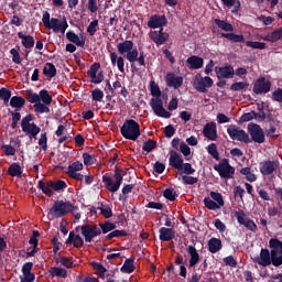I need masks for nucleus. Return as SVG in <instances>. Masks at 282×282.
I'll return each mask as SVG.
<instances>
[{
  "label": "nucleus",
  "instance_id": "nucleus-1",
  "mask_svg": "<svg viewBox=\"0 0 282 282\" xmlns=\"http://www.w3.org/2000/svg\"><path fill=\"white\" fill-rule=\"evenodd\" d=\"M269 249H260L259 256L253 258V263L263 268L282 265V241L278 238L269 239Z\"/></svg>",
  "mask_w": 282,
  "mask_h": 282
},
{
  "label": "nucleus",
  "instance_id": "nucleus-2",
  "mask_svg": "<svg viewBox=\"0 0 282 282\" xmlns=\"http://www.w3.org/2000/svg\"><path fill=\"white\" fill-rule=\"evenodd\" d=\"M150 91L152 97H156L150 100V107L153 110L154 115L160 118L170 119L172 117V113L164 108L163 99H160V97H162V90L154 80L150 82Z\"/></svg>",
  "mask_w": 282,
  "mask_h": 282
},
{
  "label": "nucleus",
  "instance_id": "nucleus-3",
  "mask_svg": "<svg viewBox=\"0 0 282 282\" xmlns=\"http://www.w3.org/2000/svg\"><path fill=\"white\" fill-rule=\"evenodd\" d=\"M78 207L74 206L70 202H65L63 199L55 200L53 207H50L48 216H52L55 219L65 217L72 212H77Z\"/></svg>",
  "mask_w": 282,
  "mask_h": 282
},
{
  "label": "nucleus",
  "instance_id": "nucleus-4",
  "mask_svg": "<svg viewBox=\"0 0 282 282\" xmlns=\"http://www.w3.org/2000/svg\"><path fill=\"white\" fill-rule=\"evenodd\" d=\"M123 169L122 167H116L113 172V178L111 176L104 175L101 176V182L105 183V188L109 193H116L120 189L121 184L123 182Z\"/></svg>",
  "mask_w": 282,
  "mask_h": 282
},
{
  "label": "nucleus",
  "instance_id": "nucleus-5",
  "mask_svg": "<svg viewBox=\"0 0 282 282\" xmlns=\"http://www.w3.org/2000/svg\"><path fill=\"white\" fill-rule=\"evenodd\" d=\"M43 24L46 29L53 30L54 33L61 32L62 34L66 33V30L69 28L66 18L63 21L58 20L57 18H52L48 11H45L43 14Z\"/></svg>",
  "mask_w": 282,
  "mask_h": 282
},
{
  "label": "nucleus",
  "instance_id": "nucleus-6",
  "mask_svg": "<svg viewBox=\"0 0 282 282\" xmlns=\"http://www.w3.org/2000/svg\"><path fill=\"white\" fill-rule=\"evenodd\" d=\"M120 131L126 140L132 142H137L141 135L140 124L133 119L126 120Z\"/></svg>",
  "mask_w": 282,
  "mask_h": 282
},
{
  "label": "nucleus",
  "instance_id": "nucleus-7",
  "mask_svg": "<svg viewBox=\"0 0 282 282\" xmlns=\"http://www.w3.org/2000/svg\"><path fill=\"white\" fill-rule=\"evenodd\" d=\"M215 25L221 29L224 32H230V33H221L220 36L224 39H227L231 43H245L243 35H238L234 33V25L231 23H227L225 20L215 19L214 20Z\"/></svg>",
  "mask_w": 282,
  "mask_h": 282
},
{
  "label": "nucleus",
  "instance_id": "nucleus-8",
  "mask_svg": "<svg viewBox=\"0 0 282 282\" xmlns=\"http://www.w3.org/2000/svg\"><path fill=\"white\" fill-rule=\"evenodd\" d=\"M37 188L44 193L45 196L52 197L53 192L51 188H53L55 192H61L64 188H67V183L62 180L54 181H39Z\"/></svg>",
  "mask_w": 282,
  "mask_h": 282
},
{
  "label": "nucleus",
  "instance_id": "nucleus-9",
  "mask_svg": "<svg viewBox=\"0 0 282 282\" xmlns=\"http://www.w3.org/2000/svg\"><path fill=\"white\" fill-rule=\"evenodd\" d=\"M33 120V115H26L21 120L22 132L29 135L30 140L35 139L41 133V128L36 123H31Z\"/></svg>",
  "mask_w": 282,
  "mask_h": 282
},
{
  "label": "nucleus",
  "instance_id": "nucleus-10",
  "mask_svg": "<svg viewBox=\"0 0 282 282\" xmlns=\"http://www.w3.org/2000/svg\"><path fill=\"white\" fill-rule=\"evenodd\" d=\"M214 170L218 172L223 180H232L236 172L235 167L229 164L228 159H223L219 164H215Z\"/></svg>",
  "mask_w": 282,
  "mask_h": 282
},
{
  "label": "nucleus",
  "instance_id": "nucleus-11",
  "mask_svg": "<svg viewBox=\"0 0 282 282\" xmlns=\"http://www.w3.org/2000/svg\"><path fill=\"white\" fill-rule=\"evenodd\" d=\"M248 133L250 135V141L258 144L265 142L264 131L258 123H248L247 126Z\"/></svg>",
  "mask_w": 282,
  "mask_h": 282
},
{
  "label": "nucleus",
  "instance_id": "nucleus-12",
  "mask_svg": "<svg viewBox=\"0 0 282 282\" xmlns=\"http://www.w3.org/2000/svg\"><path fill=\"white\" fill-rule=\"evenodd\" d=\"M80 230L86 242H91L96 237L101 236V229L96 224L83 225Z\"/></svg>",
  "mask_w": 282,
  "mask_h": 282
},
{
  "label": "nucleus",
  "instance_id": "nucleus-13",
  "mask_svg": "<svg viewBox=\"0 0 282 282\" xmlns=\"http://www.w3.org/2000/svg\"><path fill=\"white\" fill-rule=\"evenodd\" d=\"M227 133L231 140H237L238 142H245V143L252 142V140L246 133V131L239 130V128L236 124H230L227 129Z\"/></svg>",
  "mask_w": 282,
  "mask_h": 282
},
{
  "label": "nucleus",
  "instance_id": "nucleus-14",
  "mask_svg": "<svg viewBox=\"0 0 282 282\" xmlns=\"http://www.w3.org/2000/svg\"><path fill=\"white\" fill-rule=\"evenodd\" d=\"M213 86V79L210 77H203L200 74H196L194 80V89L198 93L207 94L208 89Z\"/></svg>",
  "mask_w": 282,
  "mask_h": 282
},
{
  "label": "nucleus",
  "instance_id": "nucleus-15",
  "mask_svg": "<svg viewBox=\"0 0 282 282\" xmlns=\"http://www.w3.org/2000/svg\"><path fill=\"white\" fill-rule=\"evenodd\" d=\"M100 68H101V64L98 62H95L91 64L90 68L88 69L87 75L90 77V82L93 84H101L105 80L104 73L102 72L98 73Z\"/></svg>",
  "mask_w": 282,
  "mask_h": 282
},
{
  "label": "nucleus",
  "instance_id": "nucleus-16",
  "mask_svg": "<svg viewBox=\"0 0 282 282\" xmlns=\"http://www.w3.org/2000/svg\"><path fill=\"white\" fill-rule=\"evenodd\" d=\"M271 86L272 84L269 79H265V77H259L253 85V93L256 95L269 94Z\"/></svg>",
  "mask_w": 282,
  "mask_h": 282
},
{
  "label": "nucleus",
  "instance_id": "nucleus-17",
  "mask_svg": "<svg viewBox=\"0 0 282 282\" xmlns=\"http://www.w3.org/2000/svg\"><path fill=\"white\" fill-rule=\"evenodd\" d=\"M215 74L218 79H232L235 77V69L232 65H226L224 67H215Z\"/></svg>",
  "mask_w": 282,
  "mask_h": 282
},
{
  "label": "nucleus",
  "instance_id": "nucleus-18",
  "mask_svg": "<svg viewBox=\"0 0 282 282\" xmlns=\"http://www.w3.org/2000/svg\"><path fill=\"white\" fill-rule=\"evenodd\" d=\"M151 41L156 43L158 46L163 45L169 40V34L161 28L160 31H151L149 34Z\"/></svg>",
  "mask_w": 282,
  "mask_h": 282
},
{
  "label": "nucleus",
  "instance_id": "nucleus-19",
  "mask_svg": "<svg viewBox=\"0 0 282 282\" xmlns=\"http://www.w3.org/2000/svg\"><path fill=\"white\" fill-rule=\"evenodd\" d=\"M278 164L274 161H262L259 163V172L263 176H269L276 171Z\"/></svg>",
  "mask_w": 282,
  "mask_h": 282
},
{
  "label": "nucleus",
  "instance_id": "nucleus-20",
  "mask_svg": "<svg viewBox=\"0 0 282 282\" xmlns=\"http://www.w3.org/2000/svg\"><path fill=\"white\" fill-rule=\"evenodd\" d=\"M167 24V19L165 15H151L149 22H148V26L151 29H158V28H163L166 26Z\"/></svg>",
  "mask_w": 282,
  "mask_h": 282
},
{
  "label": "nucleus",
  "instance_id": "nucleus-21",
  "mask_svg": "<svg viewBox=\"0 0 282 282\" xmlns=\"http://www.w3.org/2000/svg\"><path fill=\"white\" fill-rule=\"evenodd\" d=\"M203 135L210 141H216L217 140V124L215 122L205 124L204 129H203Z\"/></svg>",
  "mask_w": 282,
  "mask_h": 282
},
{
  "label": "nucleus",
  "instance_id": "nucleus-22",
  "mask_svg": "<svg viewBox=\"0 0 282 282\" xmlns=\"http://www.w3.org/2000/svg\"><path fill=\"white\" fill-rule=\"evenodd\" d=\"M187 253L189 256L188 268L196 267L200 261V256L193 245L187 246Z\"/></svg>",
  "mask_w": 282,
  "mask_h": 282
},
{
  "label": "nucleus",
  "instance_id": "nucleus-23",
  "mask_svg": "<svg viewBox=\"0 0 282 282\" xmlns=\"http://www.w3.org/2000/svg\"><path fill=\"white\" fill-rule=\"evenodd\" d=\"M184 78L181 76H175L174 73H169L166 75V85L170 88L180 89L183 86Z\"/></svg>",
  "mask_w": 282,
  "mask_h": 282
},
{
  "label": "nucleus",
  "instance_id": "nucleus-24",
  "mask_svg": "<svg viewBox=\"0 0 282 282\" xmlns=\"http://www.w3.org/2000/svg\"><path fill=\"white\" fill-rule=\"evenodd\" d=\"M34 267L33 262H25L22 265V275H20V279L23 281H35V274L32 273V269Z\"/></svg>",
  "mask_w": 282,
  "mask_h": 282
},
{
  "label": "nucleus",
  "instance_id": "nucleus-25",
  "mask_svg": "<svg viewBox=\"0 0 282 282\" xmlns=\"http://www.w3.org/2000/svg\"><path fill=\"white\" fill-rule=\"evenodd\" d=\"M169 165L175 170L181 169L184 165L183 156L176 151L170 152Z\"/></svg>",
  "mask_w": 282,
  "mask_h": 282
},
{
  "label": "nucleus",
  "instance_id": "nucleus-26",
  "mask_svg": "<svg viewBox=\"0 0 282 282\" xmlns=\"http://www.w3.org/2000/svg\"><path fill=\"white\" fill-rule=\"evenodd\" d=\"M159 234L160 241H172L176 236V231L173 228L165 227L160 228Z\"/></svg>",
  "mask_w": 282,
  "mask_h": 282
},
{
  "label": "nucleus",
  "instance_id": "nucleus-27",
  "mask_svg": "<svg viewBox=\"0 0 282 282\" xmlns=\"http://www.w3.org/2000/svg\"><path fill=\"white\" fill-rule=\"evenodd\" d=\"M66 40L74 43L78 47H85L86 39L84 36L79 37L74 31L66 32Z\"/></svg>",
  "mask_w": 282,
  "mask_h": 282
},
{
  "label": "nucleus",
  "instance_id": "nucleus-28",
  "mask_svg": "<svg viewBox=\"0 0 282 282\" xmlns=\"http://www.w3.org/2000/svg\"><path fill=\"white\" fill-rule=\"evenodd\" d=\"M18 37L21 40V44L25 50H31L35 45L34 37L32 35H24L22 31L18 33Z\"/></svg>",
  "mask_w": 282,
  "mask_h": 282
},
{
  "label": "nucleus",
  "instance_id": "nucleus-29",
  "mask_svg": "<svg viewBox=\"0 0 282 282\" xmlns=\"http://www.w3.org/2000/svg\"><path fill=\"white\" fill-rule=\"evenodd\" d=\"M110 63L115 67L117 65L120 73H124V59L122 56H118V53H110Z\"/></svg>",
  "mask_w": 282,
  "mask_h": 282
},
{
  "label": "nucleus",
  "instance_id": "nucleus-30",
  "mask_svg": "<svg viewBox=\"0 0 282 282\" xmlns=\"http://www.w3.org/2000/svg\"><path fill=\"white\" fill-rule=\"evenodd\" d=\"M207 248L212 254H215L224 248V245H221L219 238H210L209 241H207Z\"/></svg>",
  "mask_w": 282,
  "mask_h": 282
},
{
  "label": "nucleus",
  "instance_id": "nucleus-31",
  "mask_svg": "<svg viewBox=\"0 0 282 282\" xmlns=\"http://www.w3.org/2000/svg\"><path fill=\"white\" fill-rule=\"evenodd\" d=\"M186 63L189 65L192 69H200L204 65V59L196 55H192L187 58Z\"/></svg>",
  "mask_w": 282,
  "mask_h": 282
},
{
  "label": "nucleus",
  "instance_id": "nucleus-32",
  "mask_svg": "<svg viewBox=\"0 0 282 282\" xmlns=\"http://www.w3.org/2000/svg\"><path fill=\"white\" fill-rule=\"evenodd\" d=\"M43 74L51 80L57 76V68L53 63L47 62L43 68Z\"/></svg>",
  "mask_w": 282,
  "mask_h": 282
},
{
  "label": "nucleus",
  "instance_id": "nucleus-33",
  "mask_svg": "<svg viewBox=\"0 0 282 282\" xmlns=\"http://www.w3.org/2000/svg\"><path fill=\"white\" fill-rule=\"evenodd\" d=\"M281 37H282V26L271 33H268L263 37V41L269 42V43H276L278 41H280Z\"/></svg>",
  "mask_w": 282,
  "mask_h": 282
},
{
  "label": "nucleus",
  "instance_id": "nucleus-34",
  "mask_svg": "<svg viewBox=\"0 0 282 282\" xmlns=\"http://www.w3.org/2000/svg\"><path fill=\"white\" fill-rule=\"evenodd\" d=\"M133 45L134 44L131 40H126L124 42L117 44V51L119 54L124 55L132 51Z\"/></svg>",
  "mask_w": 282,
  "mask_h": 282
},
{
  "label": "nucleus",
  "instance_id": "nucleus-35",
  "mask_svg": "<svg viewBox=\"0 0 282 282\" xmlns=\"http://www.w3.org/2000/svg\"><path fill=\"white\" fill-rule=\"evenodd\" d=\"M135 258L127 259L121 268V272L130 274L135 271Z\"/></svg>",
  "mask_w": 282,
  "mask_h": 282
},
{
  "label": "nucleus",
  "instance_id": "nucleus-36",
  "mask_svg": "<svg viewBox=\"0 0 282 282\" xmlns=\"http://www.w3.org/2000/svg\"><path fill=\"white\" fill-rule=\"evenodd\" d=\"M7 174H9L11 177H22L23 171L18 163H12L7 170Z\"/></svg>",
  "mask_w": 282,
  "mask_h": 282
},
{
  "label": "nucleus",
  "instance_id": "nucleus-37",
  "mask_svg": "<svg viewBox=\"0 0 282 282\" xmlns=\"http://www.w3.org/2000/svg\"><path fill=\"white\" fill-rule=\"evenodd\" d=\"M133 188H135V184H124L122 187V194L119 195V202L127 203L128 195L131 194Z\"/></svg>",
  "mask_w": 282,
  "mask_h": 282
},
{
  "label": "nucleus",
  "instance_id": "nucleus-38",
  "mask_svg": "<svg viewBox=\"0 0 282 282\" xmlns=\"http://www.w3.org/2000/svg\"><path fill=\"white\" fill-rule=\"evenodd\" d=\"M116 228H117L116 225L110 221L99 224L100 235H108L109 232L113 231Z\"/></svg>",
  "mask_w": 282,
  "mask_h": 282
},
{
  "label": "nucleus",
  "instance_id": "nucleus-39",
  "mask_svg": "<svg viewBox=\"0 0 282 282\" xmlns=\"http://www.w3.org/2000/svg\"><path fill=\"white\" fill-rule=\"evenodd\" d=\"M48 272L52 275V278H67V270L64 268H50Z\"/></svg>",
  "mask_w": 282,
  "mask_h": 282
},
{
  "label": "nucleus",
  "instance_id": "nucleus-40",
  "mask_svg": "<svg viewBox=\"0 0 282 282\" xmlns=\"http://www.w3.org/2000/svg\"><path fill=\"white\" fill-rule=\"evenodd\" d=\"M25 105V99L23 97L13 96L10 99V106L14 109H22Z\"/></svg>",
  "mask_w": 282,
  "mask_h": 282
},
{
  "label": "nucleus",
  "instance_id": "nucleus-41",
  "mask_svg": "<svg viewBox=\"0 0 282 282\" xmlns=\"http://www.w3.org/2000/svg\"><path fill=\"white\" fill-rule=\"evenodd\" d=\"M223 4L227 8H232V12H238L241 9V1L239 0H221Z\"/></svg>",
  "mask_w": 282,
  "mask_h": 282
},
{
  "label": "nucleus",
  "instance_id": "nucleus-42",
  "mask_svg": "<svg viewBox=\"0 0 282 282\" xmlns=\"http://www.w3.org/2000/svg\"><path fill=\"white\" fill-rule=\"evenodd\" d=\"M240 174L246 177L247 182L257 181V176L251 172V167H241Z\"/></svg>",
  "mask_w": 282,
  "mask_h": 282
},
{
  "label": "nucleus",
  "instance_id": "nucleus-43",
  "mask_svg": "<svg viewBox=\"0 0 282 282\" xmlns=\"http://www.w3.org/2000/svg\"><path fill=\"white\" fill-rule=\"evenodd\" d=\"M129 234L124 230L120 229H115L113 231L109 232L106 237L105 240H112L113 238H120V237H128Z\"/></svg>",
  "mask_w": 282,
  "mask_h": 282
},
{
  "label": "nucleus",
  "instance_id": "nucleus-44",
  "mask_svg": "<svg viewBox=\"0 0 282 282\" xmlns=\"http://www.w3.org/2000/svg\"><path fill=\"white\" fill-rule=\"evenodd\" d=\"M178 173L180 174H186V175H192L195 173V169L192 166L191 163L186 162V163H183V165H181L178 169H177Z\"/></svg>",
  "mask_w": 282,
  "mask_h": 282
},
{
  "label": "nucleus",
  "instance_id": "nucleus-45",
  "mask_svg": "<svg viewBox=\"0 0 282 282\" xmlns=\"http://www.w3.org/2000/svg\"><path fill=\"white\" fill-rule=\"evenodd\" d=\"M39 96H40V101H43V104L45 105H52L53 98L50 95L48 90L46 89L40 90Z\"/></svg>",
  "mask_w": 282,
  "mask_h": 282
},
{
  "label": "nucleus",
  "instance_id": "nucleus-46",
  "mask_svg": "<svg viewBox=\"0 0 282 282\" xmlns=\"http://www.w3.org/2000/svg\"><path fill=\"white\" fill-rule=\"evenodd\" d=\"M156 147H158V142L153 139H149L143 143L142 151L150 153L151 151H154Z\"/></svg>",
  "mask_w": 282,
  "mask_h": 282
},
{
  "label": "nucleus",
  "instance_id": "nucleus-47",
  "mask_svg": "<svg viewBox=\"0 0 282 282\" xmlns=\"http://www.w3.org/2000/svg\"><path fill=\"white\" fill-rule=\"evenodd\" d=\"M203 202H204L205 208H207L209 210H217V209H220V207H224V206H219L218 203L210 199L209 197L204 198Z\"/></svg>",
  "mask_w": 282,
  "mask_h": 282
},
{
  "label": "nucleus",
  "instance_id": "nucleus-48",
  "mask_svg": "<svg viewBox=\"0 0 282 282\" xmlns=\"http://www.w3.org/2000/svg\"><path fill=\"white\" fill-rule=\"evenodd\" d=\"M83 161H84V166H93L97 162L96 156L89 153H83Z\"/></svg>",
  "mask_w": 282,
  "mask_h": 282
},
{
  "label": "nucleus",
  "instance_id": "nucleus-49",
  "mask_svg": "<svg viewBox=\"0 0 282 282\" xmlns=\"http://www.w3.org/2000/svg\"><path fill=\"white\" fill-rule=\"evenodd\" d=\"M140 56V53L138 51V48H132L131 51H129L128 53H126V58L128 62H130L131 64L137 63V58Z\"/></svg>",
  "mask_w": 282,
  "mask_h": 282
},
{
  "label": "nucleus",
  "instance_id": "nucleus-50",
  "mask_svg": "<svg viewBox=\"0 0 282 282\" xmlns=\"http://www.w3.org/2000/svg\"><path fill=\"white\" fill-rule=\"evenodd\" d=\"M39 147L43 151H47L48 150V137L46 135V132L40 134Z\"/></svg>",
  "mask_w": 282,
  "mask_h": 282
},
{
  "label": "nucleus",
  "instance_id": "nucleus-51",
  "mask_svg": "<svg viewBox=\"0 0 282 282\" xmlns=\"http://www.w3.org/2000/svg\"><path fill=\"white\" fill-rule=\"evenodd\" d=\"M84 170V164L80 161H75L68 166V173H77Z\"/></svg>",
  "mask_w": 282,
  "mask_h": 282
},
{
  "label": "nucleus",
  "instance_id": "nucleus-52",
  "mask_svg": "<svg viewBox=\"0 0 282 282\" xmlns=\"http://www.w3.org/2000/svg\"><path fill=\"white\" fill-rule=\"evenodd\" d=\"M10 98H11V91L6 87H2L0 89V100H3V105L7 106L9 104Z\"/></svg>",
  "mask_w": 282,
  "mask_h": 282
},
{
  "label": "nucleus",
  "instance_id": "nucleus-53",
  "mask_svg": "<svg viewBox=\"0 0 282 282\" xmlns=\"http://www.w3.org/2000/svg\"><path fill=\"white\" fill-rule=\"evenodd\" d=\"M207 153H209L216 161H219V152L215 143L207 145Z\"/></svg>",
  "mask_w": 282,
  "mask_h": 282
},
{
  "label": "nucleus",
  "instance_id": "nucleus-54",
  "mask_svg": "<svg viewBox=\"0 0 282 282\" xmlns=\"http://www.w3.org/2000/svg\"><path fill=\"white\" fill-rule=\"evenodd\" d=\"M246 46L253 48V50H264L265 48V43L263 42H253V41H246Z\"/></svg>",
  "mask_w": 282,
  "mask_h": 282
},
{
  "label": "nucleus",
  "instance_id": "nucleus-55",
  "mask_svg": "<svg viewBox=\"0 0 282 282\" xmlns=\"http://www.w3.org/2000/svg\"><path fill=\"white\" fill-rule=\"evenodd\" d=\"M104 97H105V94L100 88H96L95 90L91 91L93 101L101 102Z\"/></svg>",
  "mask_w": 282,
  "mask_h": 282
},
{
  "label": "nucleus",
  "instance_id": "nucleus-56",
  "mask_svg": "<svg viewBox=\"0 0 282 282\" xmlns=\"http://www.w3.org/2000/svg\"><path fill=\"white\" fill-rule=\"evenodd\" d=\"M163 197H165L170 202H175L177 194L173 188H166L163 191Z\"/></svg>",
  "mask_w": 282,
  "mask_h": 282
},
{
  "label": "nucleus",
  "instance_id": "nucleus-57",
  "mask_svg": "<svg viewBox=\"0 0 282 282\" xmlns=\"http://www.w3.org/2000/svg\"><path fill=\"white\" fill-rule=\"evenodd\" d=\"M210 197L215 203L219 204V206H225L224 196H221L219 192H210Z\"/></svg>",
  "mask_w": 282,
  "mask_h": 282
},
{
  "label": "nucleus",
  "instance_id": "nucleus-58",
  "mask_svg": "<svg viewBox=\"0 0 282 282\" xmlns=\"http://www.w3.org/2000/svg\"><path fill=\"white\" fill-rule=\"evenodd\" d=\"M97 28H98V20L95 19V20H93V21L89 23V25H88V28H87V32H88L89 36H95V35H96V33H97Z\"/></svg>",
  "mask_w": 282,
  "mask_h": 282
},
{
  "label": "nucleus",
  "instance_id": "nucleus-59",
  "mask_svg": "<svg viewBox=\"0 0 282 282\" xmlns=\"http://www.w3.org/2000/svg\"><path fill=\"white\" fill-rule=\"evenodd\" d=\"M182 181L185 185H195L199 182V178L196 176L184 175Z\"/></svg>",
  "mask_w": 282,
  "mask_h": 282
},
{
  "label": "nucleus",
  "instance_id": "nucleus-60",
  "mask_svg": "<svg viewBox=\"0 0 282 282\" xmlns=\"http://www.w3.org/2000/svg\"><path fill=\"white\" fill-rule=\"evenodd\" d=\"M248 87V84L245 82L234 83L230 85V90L232 91H240Z\"/></svg>",
  "mask_w": 282,
  "mask_h": 282
},
{
  "label": "nucleus",
  "instance_id": "nucleus-61",
  "mask_svg": "<svg viewBox=\"0 0 282 282\" xmlns=\"http://www.w3.org/2000/svg\"><path fill=\"white\" fill-rule=\"evenodd\" d=\"M61 264L64 265L66 269H72L74 268V258H67V257H62L59 260Z\"/></svg>",
  "mask_w": 282,
  "mask_h": 282
},
{
  "label": "nucleus",
  "instance_id": "nucleus-62",
  "mask_svg": "<svg viewBox=\"0 0 282 282\" xmlns=\"http://www.w3.org/2000/svg\"><path fill=\"white\" fill-rule=\"evenodd\" d=\"M47 106H48V105L39 102V104H35V105H34V108H35V111H36V112H40V113H48L51 110H50V107H47Z\"/></svg>",
  "mask_w": 282,
  "mask_h": 282
},
{
  "label": "nucleus",
  "instance_id": "nucleus-63",
  "mask_svg": "<svg viewBox=\"0 0 282 282\" xmlns=\"http://www.w3.org/2000/svg\"><path fill=\"white\" fill-rule=\"evenodd\" d=\"M245 212L243 210H239V212H236L235 214H234V216L237 218V220H238V224L239 225H241V226H243L247 221H248V219H246L245 218Z\"/></svg>",
  "mask_w": 282,
  "mask_h": 282
},
{
  "label": "nucleus",
  "instance_id": "nucleus-64",
  "mask_svg": "<svg viewBox=\"0 0 282 282\" xmlns=\"http://www.w3.org/2000/svg\"><path fill=\"white\" fill-rule=\"evenodd\" d=\"M272 99L278 104H282V88H278L272 93Z\"/></svg>",
  "mask_w": 282,
  "mask_h": 282
}]
</instances>
